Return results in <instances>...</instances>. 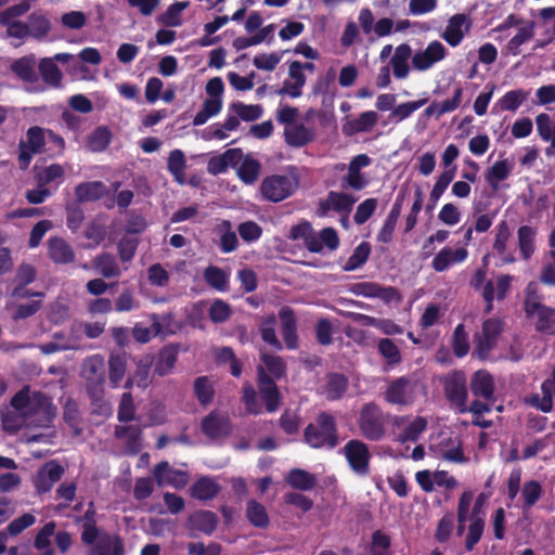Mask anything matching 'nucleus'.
Returning a JSON list of instances; mask_svg holds the SVG:
<instances>
[{
  "instance_id": "obj_43",
  "label": "nucleus",
  "mask_w": 555,
  "mask_h": 555,
  "mask_svg": "<svg viewBox=\"0 0 555 555\" xmlns=\"http://www.w3.org/2000/svg\"><path fill=\"white\" fill-rule=\"evenodd\" d=\"M27 28L29 36L36 39H42L51 30L50 20L42 13L34 12L28 16Z\"/></svg>"
},
{
  "instance_id": "obj_20",
  "label": "nucleus",
  "mask_w": 555,
  "mask_h": 555,
  "mask_svg": "<svg viewBox=\"0 0 555 555\" xmlns=\"http://www.w3.org/2000/svg\"><path fill=\"white\" fill-rule=\"evenodd\" d=\"M351 292L357 296L366 298H379L385 302L399 300V294L393 287H384L373 282H359L351 286Z\"/></svg>"
},
{
  "instance_id": "obj_35",
  "label": "nucleus",
  "mask_w": 555,
  "mask_h": 555,
  "mask_svg": "<svg viewBox=\"0 0 555 555\" xmlns=\"http://www.w3.org/2000/svg\"><path fill=\"white\" fill-rule=\"evenodd\" d=\"M220 490L218 483L210 477H202L194 482L190 492L192 498L201 501L214 499Z\"/></svg>"
},
{
  "instance_id": "obj_4",
  "label": "nucleus",
  "mask_w": 555,
  "mask_h": 555,
  "mask_svg": "<svg viewBox=\"0 0 555 555\" xmlns=\"http://www.w3.org/2000/svg\"><path fill=\"white\" fill-rule=\"evenodd\" d=\"M361 435L370 441H380L386 436V415L375 402L365 403L358 417Z\"/></svg>"
},
{
  "instance_id": "obj_51",
  "label": "nucleus",
  "mask_w": 555,
  "mask_h": 555,
  "mask_svg": "<svg viewBox=\"0 0 555 555\" xmlns=\"http://www.w3.org/2000/svg\"><path fill=\"white\" fill-rule=\"evenodd\" d=\"M55 532V524L53 521L47 522L36 534L34 546L38 550L40 555H54L51 546V538Z\"/></svg>"
},
{
  "instance_id": "obj_40",
  "label": "nucleus",
  "mask_w": 555,
  "mask_h": 555,
  "mask_svg": "<svg viewBox=\"0 0 555 555\" xmlns=\"http://www.w3.org/2000/svg\"><path fill=\"white\" fill-rule=\"evenodd\" d=\"M167 169L179 184L185 182L186 159L181 150L176 149L169 153Z\"/></svg>"
},
{
  "instance_id": "obj_49",
  "label": "nucleus",
  "mask_w": 555,
  "mask_h": 555,
  "mask_svg": "<svg viewBox=\"0 0 555 555\" xmlns=\"http://www.w3.org/2000/svg\"><path fill=\"white\" fill-rule=\"evenodd\" d=\"M357 198L345 192H330L326 197V206L338 212H350Z\"/></svg>"
},
{
  "instance_id": "obj_44",
  "label": "nucleus",
  "mask_w": 555,
  "mask_h": 555,
  "mask_svg": "<svg viewBox=\"0 0 555 555\" xmlns=\"http://www.w3.org/2000/svg\"><path fill=\"white\" fill-rule=\"evenodd\" d=\"M534 36V24L532 22H526L521 24L517 33L507 42V50L513 55L520 53V47L529 41Z\"/></svg>"
},
{
  "instance_id": "obj_13",
  "label": "nucleus",
  "mask_w": 555,
  "mask_h": 555,
  "mask_svg": "<svg viewBox=\"0 0 555 555\" xmlns=\"http://www.w3.org/2000/svg\"><path fill=\"white\" fill-rule=\"evenodd\" d=\"M412 55V68L417 72H427L447 57L448 50L442 42L434 40L425 49L418 50Z\"/></svg>"
},
{
  "instance_id": "obj_1",
  "label": "nucleus",
  "mask_w": 555,
  "mask_h": 555,
  "mask_svg": "<svg viewBox=\"0 0 555 555\" xmlns=\"http://www.w3.org/2000/svg\"><path fill=\"white\" fill-rule=\"evenodd\" d=\"M12 411L2 416V428L15 434L22 428H49L56 415L52 400L40 391L24 386L11 400Z\"/></svg>"
},
{
  "instance_id": "obj_45",
  "label": "nucleus",
  "mask_w": 555,
  "mask_h": 555,
  "mask_svg": "<svg viewBox=\"0 0 555 555\" xmlns=\"http://www.w3.org/2000/svg\"><path fill=\"white\" fill-rule=\"evenodd\" d=\"M286 482L295 489L308 491L315 486L317 478L307 470L294 468L286 476Z\"/></svg>"
},
{
  "instance_id": "obj_55",
  "label": "nucleus",
  "mask_w": 555,
  "mask_h": 555,
  "mask_svg": "<svg viewBox=\"0 0 555 555\" xmlns=\"http://www.w3.org/2000/svg\"><path fill=\"white\" fill-rule=\"evenodd\" d=\"M109 366V382L114 388H117L124 378L127 358L125 353H112L108 360Z\"/></svg>"
},
{
  "instance_id": "obj_5",
  "label": "nucleus",
  "mask_w": 555,
  "mask_h": 555,
  "mask_svg": "<svg viewBox=\"0 0 555 555\" xmlns=\"http://www.w3.org/2000/svg\"><path fill=\"white\" fill-rule=\"evenodd\" d=\"M418 395V383L411 376H400L387 383L384 400L398 408L411 406Z\"/></svg>"
},
{
  "instance_id": "obj_53",
  "label": "nucleus",
  "mask_w": 555,
  "mask_h": 555,
  "mask_svg": "<svg viewBox=\"0 0 555 555\" xmlns=\"http://www.w3.org/2000/svg\"><path fill=\"white\" fill-rule=\"evenodd\" d=\"M11 68L23 80L34 81L37 78L36 57L33 54L16 60Z\"/></svg>"
},
{
  "instance_id": "obj_50",
  "label": "nucleus",
  "mask_w": 555,
  "mask_h": 555,
  "mask_svg": "<svg viewBox=\"0 0 555 555\" xmlns=\"http://www.w3.org/2000/svg\"><path fill=\"white\" fill-rule=\"evenodd\" d=\"M335 78L336 72L334 68L327 69L325 75L319 76L312 87L313 95H323L332 100L335 95Z\"/></svg>"
},
{
  "instance_id": "obj_46",
  "label": "nucleus",
  "mask_w": 555,
  "mask_h": 555,
  "mask_svg": "<svg viewBox=\"0 0 555 555\" xmlns=\"http://www.w3.org/2000/svg\"><path fill=\"white\" fill-rule=\"evenodd\" d=\"M115 436L118 439H124L127 442V449L131 453L140 451L141 443V430L137 426H116Z\"/></svg>"
},
{
  "instance_id": "obj_60",
  "label": "nucleus",
  "mask_w": 555,
  "mask_h": 555,
  "mask_svg": "<svg viewBox=\"0 0 555 555\" xmlns=\"http://www.w3.org/2000/svg\"><path fill=\"white\" fill-rule=\"evenodd\" d=\"M189 7V2L180 1L169 5L159 16V22L168 27H177L182 24L181 13Z\"/></svg>"
},
{
  "instance_id": "obj_28",
  "label": "nucleus",
  "mask_w": 555,
  "mask_h": 555,
  "mask_svg": "<svg viewBox=\"0 0 555 555\" xmlns=\"http://www.w3.org/2000/svg\"><path fill=\"white\" fill-rule=\"evenodd\" d=\"M470 390L476 397L485 400H491L494 392V382L491 374L487 371H477L470 380Z\"/></svg>"
},
{
  "instance_id": "obj_58",
  "label": "nucleus",
  "mask_w": 555,
  "mask_h": 555,
  "mask_svg": "<svg viewBox=\"0 0 555 555\" xmlns=\"http://www.w3.org/2000/svg\"><path fill=\"white\" fill-rule=\"evenodd\" d=\"M112 140V133L106 127L95 128L88 138L87 146L91 152L104 151Z\"/></svg>"
},
{
  "instance_id": "obj_17",
  "label": "nucleus",
  "mask_w": 555,
  "mask_h": 555,
  "mask_svg": "<svg viewBox=\"0 0 555 555\" xmlns=\"http://www.w3.org/2000/svg\"><path fill=\"white\" fill-rule=\"evenodd\" d=\"M470 28V17L464 13H456L448 20L444 30L440 34V38L450 47L455 48L462 43Z\"/></svg>"
},
{
  "instance_id": "obj_21",
  "label": "nucleus",
  "mask_w": 555,
  "mask_h": 555,
  "mask_svg": "<svg viewBox=\"0 0 555 555\" xmlns=\"http://www.w3.org/2000/svg\"><path fill=\"white\" fill-rule=\"evenodd\" d=\"M513 280L514 278L512 275L503 274L499 275L495 280H489L486 282L483 286L482 297L487 302V313L492 311V302L494 299L502 300L505 298Z\"/></svg>"
},
{
  "instance_id": "obj_14",
  "label": "nucleus",
  "mask_w": 555,
  "mask_h": 555,
  "mask_svg": "<svg viewBox=\"0 0 555 555\" xmlns=\"http://www.w3.org/2000/svg\"><path fill=\"white\" fill-rule=\"evenodd\" d=\"M503 330V324L499 319H488L482 324L480 333L475 335V353L480 359H486L489 352L494 348Z\"/></svg>"
},
{
  "instance_id": "obj_8",
  "label": "nucleus",
  "mask_w": 555,
  "mask_h": 555,
  "mask_svg": "<svg viewBox=\"0 0 555 555\" xmlns=\"http://www.w3.org/2000/svg\"><path fill=\"white\" fill-rule=\"evenodd\" d=\"M343 454L356 475L365 477L370 474L372 454L365 442L359 439L349 440L343 448Z\"/></svg>"
},
{
  "instance_id": "obj_52",
  "label": "nucleus",
  "mask_w": 555,
  "mask_h": 555,
  "mask_svg": "<svg viewBox=\"0 0 555 555\" xmlns=\"http://www.w3.org/2000/svg\"><path fill=\"white\" fill-rule=\"evenodd\" d=\"M248 521L257 528H267L270 522L266 507L255 500H249L246 506Z\"/></svg>"
},
{
  "instance_id": "obj_18",
  "label": "nucleus",
  "mask_w": 555,
  "mask_h": 555,
  "mask_svg": "<svg viewBox=\"0 0 555 555\" xmlns=\"http://www.w3.org/2000/svg\"><path fill=\"white\" fill-rule=\"evenodd\" d=\"M154 478L159 487L170 486L177 489L183 488L189 481L185 470L175 469L168 462H160L153 469Z\"/></svg>"
},
{
  "instance_id": "obj_48",
  "label": "nucleus",
  "mask_w": 555,
  "mask_h": 555,
  "mask_svg": "<svg viewBox=\"0 0 555 555\" xmlns=\"http://www.w3.org/2000/svg\"><path fill=\"white\" fill-rule=\"evenodd\" d=\"M529 92L522 89L507 91L496 103L501 111L515 112L528 99Z\"/></svg>"
},
{
  "instance_id": "obj_24",
  "label": "nucleus",
  "mask_w": 555,
  "mask_h": 555,
  "mask_svg": "<svg viewBox=\"0 0 555 555\" xmlns=\"http://www.w3.org/2000/svg\"><path fill=\"white\" fill-rule=\"evenodd\" d=\"M72 60H74V55L70 53H57L53 57L42 59L39 63L42 79L51 86H59L62 80V73L55 62L68 63Z\"/></svg>"
},
{
  "instance_id": "obj_30",
  "label": "nucleus",
  "mask_w": 555,
  "mask_h": 555,
  "mask_svg": "<svg viewBox=\"0 0 555 555\" xmlns=\"http://www.w3.org/2000/svg\"><path fill=\"white\" fill-rule=\"evenodd\" d=\"M122 541L117 535L101 534L90 555H124Z\"/></svg>"
},
{
  "instance_id": "obj_31",
  "label": "nucleus",
  "mask_w": 555,
  "mask_h": 555,
  "mask_svg": "<svg viewBox=\"0 0 555 555\" xmlns=\"http://www.w3.org/2000/svg\"><path fill=\"white\" fill-rule=\"evenodd\" d=\"M105 363L104 358L100 354L88 357L81 369L82 376L93 384H101L104 378Z\"/></svg>"
},
{
  "instance_id": "obj_12",
  "label": "nucleus",
  "mask_w": 555,
  "mask_h": 555,
  "mask_svg": "<svg viewBox=\"0 0 555 555\" xmlns=\"http://www.w3.org/2000/svg\"><path fill=\"white\" fill-rule=\"evenodd\" d=\"M430 450L437 457L452 463H465L467 457L462 449V440L457 436L440 435L430 443Z\"/></svg>"
},
{
  "instance_id": "obj_29",
  "label": "nucleus",
  "mask_w": 555,
  "mask_h": 555,
  "mask_svg": "<svg viewBox=\"0 0 555 555\" xmlns=\"http://www.w3.org/2000/svg\"><path fill=\"white\" fill-rule=\"evenodd\" d=\"M511 236V231L505 221H502L496 227L495 238L493 243V250L501 257L502 263H513L515 257L513 253L507 251V242Z\"/></svg>"
},
{
  "instance_id": "obj_54",
  "label": "nucleus",
  "mask_w": 555,
  "mask_h": 555,
  "mask_svg": "<svg viewBox=\"0 0 555 555\" xmlns=\"http://www.w3.org/2000/svg\"><path fill=\"white\" fill-rule=\"evenodd\" d=\"M466 526L468 531L465 538V547L467 551H472L481 539L485 529V518L468 516Z\"/></svg>"
},
{
  "instance_id": "obj_38",
  "label": "nucleus",
  "mask_w": 555,
  "mask_h": 555,
  "mask_svg": "<svg viewBox=\"0 0 555 555\" xmlns=\"http://www.w3.org/2000/svg\"><path fill=\"white\" fill-rule=\"evenodd\" d=\"M348 387L347 378L337 373L328 374L323 387L324 396L330 400H337L344 396Z\"/></svg>"
},
{
  "instance_id": "obj_3",
  "label": "nucleus",
  "mask_w": 555,
  "mask_h": 555,
  "mask_svg": "<svg viewBox=\"0 0 555 555\" xmlns=\"http://www.w3.org/2000/svg\"><path fill=\"white\" fill-rule=\"evenodd\" d=\"M305 441L311 448H328L333 449L337 446V433L335 418L327 414L321 413L315 423L309 424L305 429Z\"/></svg>"
},
{
  "instance_id": "obj_6",
  "label": "nucleus",
  "mask_w": 555,
  "mask_h": 555,
  "mask_svg": "<svg viewBox=\"0 0 555 555\" xmlns=\"http://www.w3.org/2000/svg\"><path fill=\"white\" fill-rule=\"evenodd\" d=\"M525 311L534 325V330L541 334L555 332V309L528 296L525 300Z\"/></svg>"
},
{
  "instance_id": "obj_37",
  "label": "nucleus",
  "mask_w": 555,
  "mask_h": 555,
  "mask_svg": "<svg viewBox=\"0 0 555 555\" xmlns=\"http://www.w3.org/2000/svg\"><path fill=\"white\" fill-rule=\"evenodd\" d=\"M49 255L56 263H69L75 258L72 247L60 237L49 240Z\"/></svg>"
},
{
  "instance_id": "obj_63",
  "label": "nucleus",
  "mask_w": 555,
  "mask_h": 555,
  "mask_svg": "<svg viewBox=\"0 0 555 555\" xmlns=\"http://www.w3.org/2000/svg\"><path fill=\"white\" fill-rule=\"evenodd\" d=\"M378 121V114L374 111H366L359 117L349 122V127L353 132H369Z\"/></svg>"
},
{
  "instance_id": "obj_34",
  "label": "nucleus",
  "mask_w": 555,
  "mask_h": 555,
  "mask_svg": "<svg viewBox=\"0 0 555 555\" xmlns=\"http://www.w3.org/2000/svg\"><path fill=\"white\" fill-rule=\"evenodd\" d=\"M107 192L105 184L101 181L82 182L76 186L75 195L78 202H91L104 196Z\"/></svg>"
},
{
  "instance_id": "obj_41",
  "label": "nucleus",
  "mask_w": 555,
  "mask_h": 555,
  "mask_svg": "<svg viewBox=\"0 0 555 555\" xmlns=\"http://www.w3.org/2000/svg\"><path fill=\"white\" fill-rule=\"evenodd\" d=\"M93 266L96 271L104 278H119L121 275V269L115 256L111 254H103L94 258Z\"/></svg>"
},
{
  "instance_id": "obj_15",
  "label": "nucleus",
  "mask_w": 555,
  "mask_h": 555,
  "mask_svg": "<svg viewBox=\"0 0 555 555\" xmlns=\"http://www.w3.org/2000/svg\"><path fill=\"white\" fill-rule=\"evenodd\" d=\"M65 473L64 467L55 460L48 461L38 468L34 478L33 485L38 494H43L53 488V486L61 480Z\"/></svg>"
},
{
  "instance_id": "obj_39",
  "label": "nucleus",
  "mask_w": 555,
  "mask_h": 555,
  "mask_svg": "<svg viewBox=\"0 0 555 555\" xmlns=\"http://www.w3.org/2000/svg\"><path fill=\"white\" fill-rule=\"evenodd\" d=\"M513 170V164L507 159L495 162L486 172V180L493 190L499 189L501 181L507 179Z\"/></svg>"
},
{
  "instance_id": "obj_23",
  "label": "nucleus",
  "mask_w": 555,
  "mask_h": 555,
  "mask_svg": "<svg viewBox=\"0 0 555 555\" xmlns=\"http://www.w3.org/2000/svg\"><path fill=\"white\" fill-rule=\"evenodd\" d=\"M542 494V485L539 481L531 479L524 482L517 498L512 500V502L516 508L527 513L539 502Z\"/></svg>"
},
{
  "instance_id": "obj_16",
  "label": "nucleus",
  "mask_w": 555,
  "mask_h": 555,
  "mask_svg": "<svg viewBox=\"0 0 555 555\" xmlns=\"http://www.w3.org/2000/svg\"><path fill=\"white\" fill-rule=\"evenodd\" d=\"M300 67L299 61H291L287 63V76L282 87L276 90L278 95L291 99H298L302 95L307 76L300 70Z\"/></svg>"
},
{
  "instance_id": "obj_64",
  "label": "nucleus",
  "mask_w": 555,
  "mask_h": 555,
  "mask_svg": "<svg viewBox=\"0 0 555 555\" xmlns=\"http://www.w3.org/2000/svg\"><path fill=\"white\" fill-rule=\"evenodd\" d=\"M260 165L253 158H245L242 160L237 175L240 179L246 184H253L259 176Z\"/></svg>"
},
{
  "instance_id": "obj_7",
  "label": "nucleus",
  "mask_w": 555,
  "mask_h": 555,
  "mask_svg": "<svg viewBox=\"0 0 555 555\" xmlns=\"http://www.w3.org/2000/svg\"><path fill=\"white\" fill-rule=\"evenodd\" d=\"M47 143V129L39 126L30 127L26 132L25 140L18 143V167L23 170L27 169L34 155L43 152Z\"/></svg>"
},
{
  "instance_id": "obj_26",
  "label": "nucleus",
  "mask_w": 555,
  "mask_h": 555,
  "mask_svg": "<svg viewBox=\"0 0 555 555\" xmlns=\"http://www.w3.org/2000/svg\"><path fill=\"white\" fill-rule=\"evenodd\" d=\"M412 48L408 43L399 44L389 61V67L392 68L393 76L397 79H405L410 74L409 61H412Z\"/></svg>"
},
{
  "instance_id": "obj_32",
  "label": "nucleus",
  "mask_w": 555,
  "mask_h": 555,
  "mask_svg": "<svg viewBox=\"0 0 555 555\" xmlns=\"http://www.w3.org/2000/svg\"><path fill=\"white\" fill-rule=\"evenodd\" d=\"M284 135L288 145L299 147L312 141L314 132L302 124H295L285 127Z\"/></svg>"
},
{
  "instance_id": "obj_33",
  "label": "nucleus",
  "mask_w": 555,
  "mask_h": 555,
  "mask_svg": "<svg viewBox=\"0 0 555 555\" xmlns=\"http://www.w3.org/2000/svg\"><path fill=\"white\" fill-rule=\"evenodd\" d=\"M279 317L282 322V335L285 345L288 349H295L297 347V328L296 319L293 311L288 308H283Z\"/></svg>"
},
{
  "instance_id": "obj_47",
  "label": "nucleus",
  "mask_w": 555,
  "mask_h": 555,
  "mask_svg": "<svg viewBox=\"0 0 555 555\" xmlns=\"http://www.w3.org/2000/svg\"><path fill=\"white\" fill-rule=\"evenodd\" d=\"M8 310L14 320H22L34 315L41 308L40 299H29L26 302L8 301Z\"/></svg>"
},
{
  "instance_id": "obj_27",
  "label": "nucleus",
  "mask_w": 555,
  "mask_h": 555,
  "mask_svg": "<svg viewBox=\"0 0 555 555\" xmlns=\"http://www.w3.org/2000/svg\"><path fill=\"white\" fill-rule=\"evenodd\" d=\"M288 238L293 241H302L307 249L312 253L322 251V244L319 242V237L309 222H301L294 225L289 231Z\"/></svg>"
},
{
  "instance_id": "obj_19",
  "label": "nucleus",
  "mask_w": 555,
  "mask_h": 555,
  "mask_svg": "<svg viewBox=\"0 0 555 555\" xmlns=\"http://www.w3.org/2000/svg\"><path fill=\"white\" fill-rule=\"evenodd\" d=\"M555 396V370L552 377L545 379L541 385V392L530 393L525 398V403L548 413L553 409V397Z\"/></svg>"
},
{
  "instance_id": "obj_22",
  "label": "nucleus",
  "mask_w": 555,
  "mask_h": 555,
  "mask_svg": "<svg viewBox=\"0 0 555 555\" xmlns=\"http://www.w3.org/2000/svg\"><path fill=\"white\" fill-rule=\"evenodd\" d=\"M202 430L211 439L225 437L231 431L230 418L225 413L212 411L203 418Z\"/></svg>"
},
{
  "instance_id": "obj_61",
  "label": "nucleus",
  "mask_w": 555,
  "mask_h": 555,
  "mask_svg": "<svg viewBox=\"0 0 555 555\" xmlns=\"http://www.w3.org/2000/svg\"><path fill=\"white\" fill-rule=\"evenodd\" d=\"M177 362V351L173 348H164L155 364V373L164 376L169 374Z\"/></svg>"
},
{
  "instance_id": "obj_11",
  "label": "nucleus",
  "mask_w": 555,
  "mask_h": 555,
  "mask_svg": "<svg viewBox=\"0 0 555 555\" xmlns=\"http://www.w3.org/2000/svg\"><path fill=\"white\" fill-rule=\"evenodd\" d=\"M444 393L457 413H467L468 392L466 378L462 372H454L446 378Z\"/></svg>"
},
{
  "instance_id": "obj_42",
  "label": "nucleus",
  "mask_w": 555,
  "mask_h": 555,
  "mask_svg": "<svg viewBox=\"0 0 555 555\" xmlns=\"http://www.w3.org/2000/svg\"><path fill=\"white\" fill-rule=\"evenodd\" d=\"M64 175L65 170L62 165L51 164L38 170L35 179L38 184H43L48 188V185L55 183V188H57L62 183Z\"/></svg>"
},
{
  "instance_id": "obj_25",
  "label": "nucleus",
  "mask_w": 555,
  "mask_h": 555,
  "mask_svg": "<svg viewBox=\"0 0 555 555\" xmlns=\"http://www.w3.org/2000/svg\"><path fill=\"white\" fill-rule=\"evenodd\" d=\"M467 257L468 251L463 247L455 249L452 247H443L433 259L431 267L436 272H443L455 263L464 262Z\"/></svg>"
},
{
  "instance_id": "obj_62",
  "label": "nucleus",
  "mask_w": 555,
  "mask_h": 555,
  "mask_svg": "<svg viewBox=\"0 0 555 555\" xmlns=\"http://www.w3.org/2000/svg\"><path fill=\"white\" fill-rule=\"evenodd\" d=\"M204 276L211 287L218 291H225L228 288L229 274L224 270L210 266L205 270Z\"/></svg>"
},
{
  "instance_id": "obj_59",
  "label": "nucleus",
  "mask_w": 555,
  "mask_h": 555,
  "mask_svg": "<svg viewBox=\"0 0 555 555\" xmlns=\"http://www.w3.org/2000/svg\"><path fill=\"white\" fill-rule=\"evenodd\" d=\"M518 244L524 259H529L534 251L535 231L529 225L518 229Z\"/></svg>"
},
{
  "instance_id": "obj_36",
  "label": "nucleus",
  "mask_w": 555,
  "mask_h": 555,
  "mask_svg": "<svg viewBox=\"0 0 555 555\" xmlns=\"http://www.w3.org/2000/svg\"><path fill=\"white\" fill-rule=\"evenodd\" d=\"M190 526L193 530L201 531L205 534H211L218 524V517L210 511H199L194 513L190 519Z\"/></svg>"
},
{
  "instance_id": "obj_57",
  "label": "nucleus",
  "mask_w": 555,
  "mask_h": 555,
  "mask_svg": "<svg viewBox=\"0 0 555 555\" xmlns=\"http://www.w3.org/2000/svg\"><path fill=\"white\" fill-rule=\"evenodd\" d=\"M473 499H474V493L472 491H465L462 493L460 500H459V505H457V529H456V534L457 535H463L464 534V531H465V528H466V522H467V518L469 516V513H470V505H472V502H473Z\"/></svg>"
},
{
  "instance_id": "obj_56",
  "label": "nucleus",
  "mask_w": 555,
  "mask_h": 555,
  "mask_svg": "<svg viewBox=\"0 0 555 555\" xmlns=\"http://www.w3.org/2000/svg\"><path fill=\"white\" fill-rule=\"evenodd\" d=\"M229 112L235 114L244 121H254L261 117L263 109L258 104H244L243 102H234L231 104Z\"/></svg>"
},
{
  "instance_id": "obj_2",
  "label": "nucleus",
  "mask_w": 555,
  "mask_h": 555,
  "mask_svg": "<svg viewBox=\"0 0 555 555\" xmlns=\"http://www.w3.org/2000/svg\"><path fill=\"white\" fill-rule=\"evenodd\" d=\"M261 360L264 366H258V386L262 400L266 403L268 412H274L280 404V395L273 379L267 376V370L273 377L280 378L285 371V365L281 357L262 353Z\"/></svg>"
},
{
  "instance_id": "obj_9",
  "label": "nucleus",
  "mask_w": 555,
  "mask_h": 555,
  "mask_svg": "<svg viewBox=\"0 0 555 555\" xmlns=\"http://www.w3.org/2000/svg\"><path fill=\"white\" fill-rule=\"evenodd\" d=\"M296 188L297 183L293 177L272 175L262 180L260 192L266 199L278 203L291 196Z\"/></svg>"
},
{
  "instance_id": "obj_10",
  "label": "nucleus",
  "mask_w": 555,
  "mask_h": 555,
  "mask_svg": "<svg viewBox=\"0 0 555 555\" xmlns=\"http://www.w3.org/2000/svg\"><path fill=\"white\" fill-rule=\"evenodd\" d=\"M372 159L366 154H359L351 158L347 167V173L341 178L343 190L351 189L361 191L369 185V178L362 172V169L369 167Z\"/></svg>"
}]
</instances>
